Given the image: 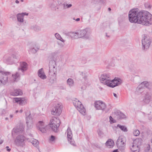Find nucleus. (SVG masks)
Returning <instances> with one entry per match:
<instances>
[{
	"label": "nucleus",
	"instance_id": "nucleus-1",
	"mask_svg": "<svg viewBox=\"0 0 152 152\" xmlns=\"http://www.w3.org/2000/svg\"><path fill=\"white\" fill-rule=\"evenodd\" d=\"M129 17L131 23L137 22L147 26L152 24V15L147 11H140L138 9H133L129 12Z\"/></svg>",
	"mask_w": 152,
	"mask_h": 152
},
{
	"label": "nucleus",
	"instance_id": "nucleus-2",
	"mask_svg": "<svg viewBox=\"0 0 152 152\" xmlns=\"http://www.w3.org/2000/svg\"><path fill=\"white\" fill-rule=\"evenodd\" d=\"M19 79L18 72L11 76L10 72L0 71V84L5 85L8 82L12 83L17 81Z\"/></svg>",
	"mask_w": 152,
	"mask_h": 152
},
{
	"label": "nucleus",
	"instance_id": "nucleus-3",
	"mask_svg": "<svg viewBox=\"0 0 152 152\" xmlns=\"http://www.w3.org/2000/svg\"><path fill=\"white\" fill-rule=\"evenodd\" d=\"M141 139H135L132 142L130 143L129 145L130 150L132 152H139L140 151L139 146L141 145Z\"/></svg>",
	"mask_w": 152,
	"mask_h": 152
},
{
	"label": "nucleus",
	"instance_id": "nucleus-4",
	"mask_svg": "<svg viewBox=\"0 0 152 152\" xmlns=\"http://www.w3.org/2000/svg\"><path fill=\"white\" fill-rule=\"evenodd\" d=\"M26 138L23 135H18L14 140L15 145L18 147H23L25 145V142Z\"/></svg>",
	"mask_w": 152,
	"mask_h": 152
},
{
	"label": "nucleus",
	"instance_id": "nucleus-5",
	"mask_svg": "<svg viewBox=\"0 0 152 152\" xmlns=\"http://www.w3.org/2000/svg\"><path fill=\"white\" fill-rule=\"evenodd\" d=\"M73 103L75 107L80 113L83 115L86 114V110L80 102L75 98L73 100Z\"/></svg>",
	"mask_w": 152,
	"mask_h": 152
},
{
	"label": "nucleus",
	"instance_id": "nucleus-6",
	"mask_svg": "<svg viewBox=\"0 0 152 152\" xmlns=\"http://www.w3.org/2000/svg\"><path fill=\"white\" fill-rule=\"evenodd\" d=\"M99 79L101 83L109 87L111 80L110 76L109 74H102L100 76Z\"/></svg>",
	"mask_w": 152,
	"mask_h": 152
},
{
	"label": "nucleus",
	"instance_id": "nucleus-7",
	"mask_svg": "<svg viewBox=\"0 0 152 152\" xmlns=\"http://www.w3.org/2000/svg\"><path fill=\"white\" fill-rule=\"evenodd\" d=\"M62 108L61 103H57L51 111V114L54 115H59L61 112Z\"/></svg>",
	"mask_w": 152,
	"mask_h": 152
},
{
	"label": "nucleus",
	"instance_id": "nucleus-8",
	"mask_svg": "<svg viewBox=\"0 0 152 152\" xmlns=\"http://www.w3.org/2000/svg\"><path fill=\"white\" fill-rule=\"evenodd\" d=\"M126 139L123 136H120L118 138L116 144L119 149L123 150L126 145Z\"/></svg>",
	"mask_w": 152,
	"mask_h": 152
},
{
	"label": "nucleus",
	"instance_id": "nucleus-9",
	"mask_svg": "<svg viewBox=\"0 0 152 152\" xmlns=\"http://www.w3.org/2000/svg\"><path fill=\"white\" fill-rule=\"evenodd\" d=\"M26 120L27 128L28 129H31L33 127V121L31 114L28 113V115L26 114Z\"/></svg>",
	"mask_w": 152,
	"mask_h": 152
},
{
	"label": "nucleus",
	"instance_id": "nucleus-10",
	"mask_svg": "<svg viewBox=\"0 0 152 152\" xmlns=\"http://www.w3.org/2000/svg\"><path fill=\"white\" fill-rule=\"evenodd\" d=\"M78 33L79 38H85L87 39L89 38L90 33L87 28L80 30L78 31Z\"/></svg>",
	"mask_w": 152,
	"mask_h": 152
},
{
	"label": "nucleus",
	"instance_id": "nucleus-11",
	"mask_svg": "<svg viewBox=\"0 0 152 152\" xmlns=\"http://www.w3.org/2000/svg\"><path fill=\"white\" fill-rule=\"evenodd\" d=\"M95 107L96 109L101 110L104 111L106 107V105L103 102L98 101L95 102Z\"/></svg>",
	"mask_w": 152,
	"mask_h": 152
},
{
	"label": "nucleus",
	"instance_id": "nucleus-12",
	"mask_svg": "<svg viewBox=\"0 0 152 152\" xmlns=\"http://www.w3.org/2000/svg\"><path fill=\"white\" fill-rule=\"evenodd\" d=\"M122 82V81L121 79L118 77H115L113 80H111L109 87L114 88L120 85Z\"/></svg>",
	"mask_w": 152,
	"mask_h": 152
},
{
	"label": "nucleus",
	"instance_id": "nucleus-13",
	"mask_svg": "<svg viewBox=\"0 0 152 152\" xmlns=\"http://www.w3.org/2000/svg\"><path fill=\"white\" fill-rule=\"evenodd\" d=\"M19 58V56L17 53H15L12 55L11 57L8 58L7 61L9 62V63H13L18 61Z\"/></svg>",
	"mask_w": 152,
	"mask_h": 152
},
{
	"label": "nucleus",
	"instance_id": "nucleus-14",
	"mask_svg": "<svg viewBox=\"0 0 152 152\" xmlns=\"http://www.w3.org/2000/svg\"><path fill=\"white\" fill-rule=\"evenodd\" d=\"M114 117L118 119H121L126 118L125 115L119 110H116L113 113Z\"/></svg>",
	"mask_w": 152,
	"mask_h": 152
},
{
	"label": "nucleus",
	"instance_id": "nucleus-15",
	"mask_svg": "<svg viewBox=\"0 0 152 152\" xmlns=\"http://www.w3.org/2000/svg\"><path fill=\"white\" fill-rule=\"evenodd\" d=\"M142 43L143 48L147 49L150 45L151 41L149 38L145 37L142 40Z\"/></svg>",
	"mask_w": 152,
	"mask_h": 152
},
{
	"label": "nucleus",
	"instance_id": "nucleus-16",
	"mask_svg": "<svg viewBox=\"0 0 152 152\" xmlns=\"http://www.w3.org/2000/svg\"><path fill=\"white\" fill-rule=\"evenodd\" d=\"M143 93L144 95L143 101L145 103L148 104L150 101L151 99V96L150 93L146 91H143Z\"/></svg>",
	"mask_w": 152,
	"mask_h": 152
},
{
	"label": "nucleus",
	"instance_id": "nucleus-17",
	"mask_svg": "<svg viewBox=\"0 0 152 152\" xmlns=\"http://www.w3.org/2000/svg\"><path fill=\"white\" fill-rule=\"evenodd\" d=\"M27 69V64L25 62H20V67L18 68V72L19 75L20 72L21 71L22 72H23L25 71H26Z\"/></svg>",
	"mask_w": 152,
	"mask_h": 152
},
{
	"label": "nucleus",
	"instance_id": "nucleus-18",
	"mask_svg": "<svg viewBox=\"0 0 152 152\" xmlns=\"http://www.w3.org/2000/svg\"><path fill=\"white\" fill-rule=\"evenodd\" d=\"M67 134L68 141L70 144L74 145V144L72 140V131L69 127H68L67 129Z\"/></svg>",
	"mask_w": 152,
	"mask_h": 152
},
{
	"label": "nucleus",
	"instance_id": "nucleus-19",
	"mask_svg": "<svg viewBox=\"0 0 152 152\" xmlns=\"http://www.w3.org/2000/svg\"><path fill=\"white\" fill-rule=\"evenodd\" d=\"M13 101L15 102L18 103L21 105H24L26 103V100L23 98H14Z\"/></svg>",
	"mask_w": 152,
	"mask_h": 152
},
{
	"label": "nucleus",
	"instance_id": "nucleus-20",
	"mask_svg": "<svg viewBox=\"0 0 152 152\" xmlns=\"http://www.w3.org/2000/svg\"><path fill=\"white\" fill-rule=\"evenodd\" d=\"M60 120L55 117H53L50 120L49 124L57 125L58 126H59L60 124Z\"/></svg>",
	"mask_w": 152,
	"mask_h": 152
},
{
	"label": "nucleus",
	"instance_id": "nucleus-21",
	"mask_svg": "<svg viewBox=\"0 0 152 152\" xmlns=\"http://www.w3.org/2000/svg\"><path fill=\"white\" fill-rule=\"evenodd\" d=\"M24 126L22 125H20L19 126L14 129L13 131L17 134H21L24 132Z\"/></svg>",
	"mask_w": 152,
	"mask_h": 152
},
{
	"label": "nucleus",
	"instance_id": "nucleus-22",
	"mask_svg": "<svg viewBox=\"0 0 152 152\" xmlns=\"http://www.w3.org/2000/svg\"><path fill=\"white\" fill-rule=\"evenodd\" d=\"M28 13L26 12L18 14L17 15L18 20L20 22H23V17L25 15H28Z\"/></svg>",
	"mask_w": 152,
	"mask_h": 152
},
{
	"label": "nucleus",
	"instance_id": "nucleus-23",
	"mask_svg": "<svg viewBox=\"0 0 152 152\" xmlns=\"http://www.w3.org/2000/svg\"><path fill=\"white\" fill-rule=\"evenodd\" d=\"M78 32H70L68 33V35L72 39H77L79 38Z\"/></svg>",
	"mask_w": 152,
	"mask_h": 152
},
{
	"label": "nucleus",
	"instance_id": "nucleus-24",
	"mask_svg": "<svg viewBox=\"0 0 152 152\" xmlns=\"http://www.w3.org/2000/svg\"><path fill=\"white\" fill-rule=\"evenodd\" d=\"M38 75L42 79H44L46 78V77L42 68L39 70L38 71Z\"/></svg>",
	"mask_w": 152,
	"mask_h": 152
},
{
	"label": "nucleus",
	"instance_id": "nucleus-25",
	"mask_svg": "<svg viewBox=\"0 0 152 152\" xmlns=\"http://www.w3.org/2000/svg\"><path fill=\"white\" fill-rule=\"evenodd\" d=\"M50 74L53 75V76L56 77V66H54L49 68Z\"/></svg>",
	"mask_w": 152,
	"mask_h": 152
},
{
	"label": "nucleus",
	"instance_id": "nucleus-26",
	"mask_svg": "<svg viewBox=\"0 0 152 152\" xmlns=\"http://www.w3.org/2000/svg\"><path fill=\"white\" fill-rule=\"evenodd\" d=\"M114 142L113 140L110 139L108 140L106 143L107 147L109 148H112L114 145Z\"/></svg>",
	"mask_w": 152,
	"mask_h": 152
},
{
	"label": "nucleus",
	"instance_id": "nucleus-27",
	"mask_svg": "<svg viewBox=\"0 0 152 152\" xmlns=\"http://www.w3.org/2000/svg\"><path fill=\"white\" fill-rule=\"evenodd\" d=\"M150 84L147 81H144L142 82L139 86V88L144 87L149 88Z\"/></svg>",
	"mask_w": 152,
	"mask_h": 152
},
{
	"label": "nucleus",
	"instance_id": "nucleus-28",
	"mask_svg": "<svg viewBox=\"0 0 152 152\" xmlns=\"http://www.w3.org/2000/svg\"><path fill=\"white\" fill-rule=\"evenodd\" d=\"M67 84L70 87L73 86L74 84V80L72 78H69L66 81Z\"/></svg>",
	"mask_w": 152,
	"mask_h": 152
},
{
	"label": "nucleus",
	"instance_id": "nucleus-29",
	"mask_svg": "<svg viewBox=\"0 0 152 152\" xmlns=\"http://www.w3.org/2000/svg\"><path fill=\"white\" fill-rule=\"evenodd\" d=\"M22 94L21 91L18 89L14 90L12 94L14 96H16L18 95H21Z\"/></svg>",
	"mask_w": 152,
	"mask_h": 152
},
{
	"label": "nucleus",
	"instance_id": "nucleus-30",
	"mask_svg": "<svg viewBox=\"0 0 152 152\" xmlns=\"http://www.w3.org/2000/svg\"><path fill=\"white\" fill-rule=\"evenodd\" d=\"M50 127L51 128L52 130L55 132H57L58 131V128L59 126H58V125L49 124Z\"/></svg>",
	"mask_w": 152,
	"mask_h": 152
},
{
	"label": "nucleus",
	"instance_id": "nucleus-31",
	"mask_svg": "<svg viewBox=\"0 0 152 152\" xmlns=\"http://www.w3.org/2000/svg\"><path fill=\"white\" fill-rule=\"evenodd\" d=\"M30 142L35 147H37L39 144V142L38 141L34 139H32L30 140Z\"/></svg>",
	"mask_w": 152,
	"mask_h": 152
},
{
	"label": "nucleus",
	"instance_id": "nucleus-32",
	"mask_svg": "<svg viewBox=\"0 0 152 152\" xmlns=\"http://www.w3.org/2000/svg\"><path fill=\"white\" fill-rule=\"evenodd\" d=\"M62 7L63 9H66L70 8L72 6L71 4H68L66 2H64L62 4Z\"/></svg>",
	"mask_w": 152,
	"mask_h": 152
},
{
	"label": "nucleus",
	"instance_id": "nucleus-33",
	"mask_svg": "<svg viewBox=\"0 0 152 152\" xmlns=\"http://www.w3.org/2000/svg\"><path fill=\"white\" fill-rule=\"evenodd\" d=\"M37 126L39 129L43 127H45L44 123L42 121H39L37 124Z\"/></svg>",
	"mask_w": 152,
	"mask_h": 152
},
{
	"label": "nucleus",
	"instance_id": "nucleus-34",
	"mask_svg": "<svg viewBox=\"0 0 152 152\" xmlns=\"http://www.w3.org/2000/svg\"><path fill=\"white\" fill-rule=\"evenodd\" d=\"M31 28L35 31H39L41 30V28L35 25L31 26Z\"/></svg>",
	"mask_w": 152,
	"mask_h": 152
},
{
	"label": "nucleus",
	"instance_id": "nucleus-35",
	"mask_svg": "<svg viewBox=\"0 0 152 152\" xmlns=\"http://www.w3.org/2000/svg\"><path fill=\"white\" fill-rule=\"evenodd\" d=\"M49 68L54 66H56V61L54 60H51L49 62Z\"/></svg>",
	"mask_w": 152,
	"mask_h": 152
},
{
	"label": "nucleus",
	"instance_id": "nucleus-36",
	"mask_svg": "<svg viewBox=\"0 0 152 152\" xmlns=\"http://www.w3.org/2000/svg\"><path fill=\"white\" fill-rule=\"evenodd\" d=\"M55 36L57 39L60 40L64 43L65 42V40L61 38L60 35L58 33L55 34Z\"/></svg>",
	"mask_w": 152,
	"mask_h": 152
},
{
	"label": "nucleus",
	"instance_id": "nucleus-37",
	"mask_svg": "<svg viewBox=\"0 0 152 152\" xmlns=\"http://www.w3.org/2000/svg\"><path fill=\"white\" fill-rule=\"evenodd\" d=\"M117 127H119L122 131L124 132H126L127 131V128L124 126H121L120 125L118 124Z\"/></svg>",
	"mask_w": 152,
	"mask_h": 152
},
{
	"label": "nucleus",
	"instance_id": "nucleus-38",
	"mask_svg": "<svg viewBox=\"0 0 152 152\" xmlns=\"http://www.w3.org/2000/svg\"><path fill=\"white\" fill-rule=\"evenodd\" d=\"M133 134L134 136H137L140 134V132L138 130H135L134 131Z\"/></svg>",
	"mask_w": 152,
	"mask_h": 152
},
{
	"label": "nucleus",
	"instance_id": "nucleus-39",
	"mask_svg": "<svg viewBox=\"0 0 152 152\" xmlns=\"http://www.w3.org/2000/svg\"><path fill=\"white\" fill-rule=\"evenodd\" d=\"M55 139V137L54 136L51 135L49 139V141L50 142H54Z\"/></svg>",
	"mask_w": 152,
	"mask_h": 152
},
{
	"label": "nucleus",
	"instance_id": "nucleus-40",
	"mask_svg": "<svg viewBox=\"0 0 152 152\" xmlns=\"http://www.w3.org/2000/svg\"><path fill=\"white\" fill-rule=\"evenodd\" d=\"M80 74L82 75L83 78H85L86 76V73L85 72H80Z\"/></svg>",
	"mask_w": 152,
	"mask_h": 152
},
{
	"label": "nucleus",
	"instance_id": "nucleus-41",
	"mask_svg": "<svg viewBox=\"0 0 152 152\" xmlns=\"http://www.w3.org/2000/svg\"><path fill=\"white\" fill-rule=\"evenodd\" d=\"M50 6L51 8H54L56 6V3L55 1L52 2L50 4Z\"/></svg>",
	"mask_w": 152,
	"mask_h": 152
},
{
	"label": "nucleus",
	"instance_id": "nucleus-42",
	"mask_svg": "<svg viewBox=\"0 0 152 152\" xmlns=\"http://www.w3.org/2000/svg\"><path fill=\"white\" fill-rule=\"evenodd\" d=\"M110 121L111 124L116 122V121L114 120L111 116L110 117Z\"/></svg>",
	"mask_w": 152,
	"mask_h": 152
},
{
	"label": "nucleus",
	"instance_id": "nucleus-43",
	"mask_svg": "<svg viewBox=\"0 0 152 152\" xmlns=\"http://www.w3.org/2000/svg\"><path fill=\"white\" fill-rule=\"evenodd\" d=\"M39 129L42 133H45L46 131V129L45 128V127H42Z\"/></svg>",
	"mask_w": 152,
	"mask_h": 152
},
{
	"label": "nucleus",
	"instance_id": "nucleus-44",
	"mask_svg": "<svg viewBox=\"0 0 152 152\" xmlns=\"http://www.w3.org/2000/svg\"><path fill=\"white\" fill-rule=\"evenodd\" d=\"M145 6L146 8H151V6L149 3H145Z\"/></svg>",
	"mask_w": 152,
	"mask_h": 152
},
{
	"label": "nucleus",
	"instance_id": "nucleus-45",
	"mask_svg": "<svg viewBox=\"0 0 152 152\" xmlns=\"http://www.w3.org/2000/svg\"><path fill=\"white\" fill-rule=\"evenodd\" d=\"M56 79V78H51L49 80V81L51 83H53L55 81Z\"/></svg>",
	"mask_w": 152,
	"mask_h": 152
},
{
	"label": "nucleus",
	"instance_id": "nucleus-46",
	"mask_svg": "<svg viewBox=\"0 0 152 152\" xmlns=\"http://www.w3.org/2000/svg\"><path fill=\"white\" fill-rule=\"evenodd\" d=\"M98 134L100 136H101L103 134L102 132V131H101L100 130H98Z\"/></svg>",
	"mask_w": 152,
	"mask_h": 152
},
{
	"label": "nucleus",
	"instance_id": "nucleus-47",
	"mask_svg": "<svg viewBox=\"0 0 152 152\" xmlns=\"http://www.w3.org/2000/svg\"><path fill=\"white\" fill-rule=\"evenodd\" d=\"M6 148L7 149V151H11V149L9 148V147L8 146H7L6 147Z\"/></svg>",
	"mask_w": 152,
	"mask_h": 152
},
{
	"label": "nucleus",
	"instance_id": "nucleus-48",
	"mask_svg": "<svg viewBox=\"0 0 152 152\" xmlns=\"http://www.w3.org/2000/svg\"><path fill=\"white\" fill-rule=\"evenodd\" d=\"M112 152H119L118 150V149H115Z\"/></svg>",
	"mask_w": 152,
	"mask_h": 152
},
{
	"label": "nucleus",
	"instance_id": "nucleus-49",
	"mask_svg": "<svg viewBox=\"0 0 152 152\" xmlns=\"http://www.w3.org/2000/svg\"><path fill=\"white\" fill-rule=\"evenodd\" d=\"M113 95H114V96L116 98H117V94L115 93H113Z\"/></svg>",
	"mask_w": 152,
	"mask_h": 152
},
{
	"label": "nucleus",
	"instance_id": "nucleus-50",
	"mask_svg": "<svg viewBox=\"0 0 152 152\" xmlns=\"http://www.w3.org/2000/svg\"><path fill=\"white\" fill-rule=\"evenodd\" d=\"M80 18H77L75 20L77 21H79L80 20Z\"/></svg>",
	"mask_w": 152,
	"mask_h": 152
},
{
	"label": "nucleus",
	"instance_id": "nucleus-51",
	"mask_svg": "<svg viewBox=\"0 0 152 152\" xmlns=\"http://www.w3.org/2000/svg\"><path fill=\"white\" fill-rule=\"evenodd\" d=\"M3 142V141L2 140H0V144H2Z\"/></svg>",
	"mask_w": 152,
	"mask_h": 152
},
{
	"label": "nucleus",
	"instance_id": "nucleus-52",
	"mask_svg": "<svg viewBox=\"0 0 152 152\" xmlns=\"http://www.w3.org/2000/svg\"><path fill=\"white\" fill-rule=\"evenodd\" d=\"M15 2L16 3H17V4H18L19 3V1H18V0H16V1H15Z\"/></svg>",
	"mask_w": 152,
	"mask_h": 152
},
{
	"label": "nucleus",
	"instance_id": "nucleus-53",
	"mask_svg": "<svg viewBox=\"0 0 152 152\" xmlns=\"http://www.w3.org/2000/svg\"><path fill=\"white\" fill-rule=\"evenodd\" d=\"M23 110L22 109H21V110H20L19 111V112L20 113H21L22 112H23Z\"/></svg>",
	"mask_w": 152,
	"mask_h": 152
},
{
	"label": "nucleus",
	"instance_id": "nucleus-54",
	"mask_svg": "<svg viewBox=\"0 0 152 152\" xmlns=\"http://www.w3.org/2000/svg\"><path fill=\"white\" fill-rule=\"evenodd\" d=\"M10 118H12L13 117V116L12 115H10Z\"/></svg>",
	"mask_w": 152,
	"mask_h": 152
},
{
	"label": "nucleus",
	"instance_id": "nucleus-55",
	"mask_svg": "<svg viewBox=\"0 0 152 152\" xmlns=\"http://www.w3.org/2000/svg\"><path fill=\"white\" fill-rule=\"evenodd\" d=\"M94 0L96 1L97 2H99V1H100L101 0Z\"/></svg>",
	"mask_w": 152,
	"mask_h": 152
},
{
	"label": "nucleus",
	"instance_id": "nucleus-56",
	"mask_svg": "<svg viewBox=\"0 0 152 152\" xmlns=\"http://www.w3.org/2000/svg\"><path fill=\"white\" fill-rule=\"evenodd\" d=\"M18 112H19V111H18V110H16V111H15V113H18Z\"/></svg>",
	"mask_w": 152,
	"mask_h": 152
},
{
	"label": "nucleus",
	"instance_id": "nucleus-57",
	"mask_svg": "<svg viewBox=\"0 0 152 152\" xmlns=\"http://www.w3.org/2000/svg\"><path fill=\"white\" fill-rule=\"evenodd\" d=\"M61 45V47H63V46H64V45L61 44V45Z\"/></svg>",
	"mask_w": 152,
	"mask_h": 152
},
{
	"label": "nucleus",
	"instance_id": "nucleus-58",
	"mask_svg": "<svg viewBox=\"0 0 152 152\" xmlns=\"http://www.w3.org/2000/svg\"><path fill=\"white\" fill-rule=\"evenodd\" d=\"M108 10H110H110H111V9H110V8H108Z\"/></svg>",
	"mask_w": 152,
	"mask_h": 152
},
{
	"label": "nucleus",
	"instance_id": "nucleus-59",
	"mask_svg": "<svg viewBox=\"0 0 152 152\" xmlns=\"http://www.w3.org/2000/svg\"><path fill=\"white\" fill-rule=\"evenodd\" d=\"M106 36L107 37H109V36H108V35H107V34H106Z\"/></svg>",
	"mask_w": 152,
	"mask_h": 152
},
{
	"label": "nucleus",
	"instance_id": "nucleus-60",
	"mask_svg": "<svg viewBox=\"0 0 152 152\" xmlns=\"http://www.w3.org/2000/svg\"><path fill=\"white\" fill-rule=\"evenodd\" d=\"M5 119L6 120H8V118H5Z\"/></svg>",
	"mask_w": 152,
	"mask_h": 152
},
{
	"label": "nucleus",
	"instance_id": "nucleus-61",
	"mask_svg": "<svg viewBox=\"0 0 152 152\" xmlns=\"http://www.w3.org/2000/svg\"><path fill=\"white\" fill-rule=\"evenodd\" d=\"M21 1L22 2L23 1V0H21Z\"/></svg>",
	"mask_w": 152,
	"mask_h": 152
},
{
	"label": "nucleus",
	"instance_id": "nucleus-62",
	"mask_svg": "<svg viewBox=\"0 0 152 152\" xmlns=\"http://www.w3.org/2000/svg\"><path fill=\"white\" fill-rule=\"evenodd\" d=\"M151 142L152 143V139L151 140Z\"/></svg>",
	"mask_w": 152,
	"mask_h": 152
},
{
	"label": "nucleus",
	"instance_id": "nucleus-63",
	"mask_svg": "<svg viewBox=\"0 0 152 152\" xmlns=\"http://www.w3.org/2000/svg\"><path fill=\"white\" fill-rule=\"evenodd\" d=\"M34 50V48H33L32 50Z\"/></svg>",
	"mask_w": 152,
	"mask_h": 152
}]
</instances>
